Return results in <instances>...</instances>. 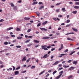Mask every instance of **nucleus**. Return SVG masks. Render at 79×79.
Wrapping results in <instances>:
<instances>
[{"mask_svg":"<svg viewBox=\"0 0 79 79\" xmlns=\"http://www.w3.org/2000/svg\"><path fill=\"white\" fill-rule=\"evenodd\" d=\"M47 46L46 45H42L41 46V47L42 48V49L44 50H48V49L46 47H47Z\"/></svg>","mask_w":79,"mask_h":79,"instance_id":"nucleus-1","label":"nucleus"},{"mask_svg":"<svg viewBox=\"0 0 79 79\" xmlns=\"http://www.w3.org/2000/svg\"><path fill=\"white\" fill-rule=\"evenodd\" d=\"M40 29L41 30V31H47V30L45 29V28H40Z\"/></svg>","mask_w":79,"mask_h":79,"instance_id":"nucleus-2","label":"nucleus"},{"mask_svg":"<svg viewBox=\"0 0 79 79\" xmlns=\"http://www.w3.org/2000/svg\"><path fill=\"white\" fill-rule=\"evenodd\" d=\"M60 56H58V57H60V58H62L63 57L62 56H64V55H66V54H61L60 55Z\"/></svg>","mask_w":79,"mask_h":79,"instance_id":"nucleus-3","label":"nucleus"},{"mask_svg":"<svg viewBox=\"0 0 79 79\" xmlns=\"http://www.w3.org/2000/svg\"><path fill=\"white\" fill-rule=\"evenodd\" d=\"M26 61V56H24L22 60V61Z\"/></svg>","mask_w":79,"mask_h":79,"instance_id":"nucleus-4","label":"nucleus"},{"mask_svg":"<svg viewBox=\"0 0 79 79\" xmlns=\"http://www.w3.org/2000/svg\"><path fill=\"white\" fill-rule=\"evenodd\" d=\"M50 39L49 37L46 36L42 38V39Z\"/></svg>","mask_w":79,"mask_h":79,"instance_id":"nucleus-5","label":"nucleus"},{"mask_svg":"<svg viewBox=\"0 0 79 79\" xmlns=\"http://www.w3.org/2000/svg\"><path fill=\"white\" fill-rule=\"evenodd\" d=\"M48 57V56L47 54H46L43 57V58H47V57Z\"/></svg>","mask_w":79,"mask_h":79,"instance_id":"nucleus-6","label":"nucleus"},{"mask_svg":"<svg viewBox=\"0 0 79 79\" xmlns=\"http://www.w3.org/2000/svg\"><path fill=\"white\" fill-rule=\"evenodd\" d=\"M59 63V62L58 61H57L55 62V63L53 64V65H56V64H58Z\"/></svg>","mask_w":79,"mask_h":79,"instance_id":"nucleus-7","label":"nucleus"},{"mask_svg":"<svg viewBox=\"0 0 79 79\" xmlns=\"http://www.w3.org/2000/svg\"><path fill=\"white\" fill-rule=\"evenodd\" d=\"M13 29V27H10L9 28H7L6 30L7 31H10V30H11V29Z\"/></svg>","mask_w":79,"mask_h":79,"instance_id":"nucleus-8","label":"nucleus"},{"mask_svg":"<svg viewBox=\"0 0 79 79\" xmlns=\"http://www.w3.org/2000/svg\"><path fill=\"white\" fill-rule=\"evenodd\" d=\"M19 74V71H16L15 72V75H18Z\"/></svg>","mask_w":79,"mask_h":79,"instance_id":"nucleus-9","label":"nucleus"},{"mask_svg":"<svg viewBox=\"0 0 79 79\" xmlns=\"http://www.w3.org/2000/svg\"><path fill=\"white\" fill-rule=\"evenodd\" d=\"M48 23V21H46L44 22V23H42V25H45V24H46L47 23Z\"/></svg>","mask_w":79,"mask_h":79,"instance_id":"nucleus-10","label":"nucleus"},{"mask_svg":"<svg viewBox=\"0 0 79 79\" xmlns=\"http://www.w3.org/2000/svg\"><path fill=\"white\" fill-rule=\"evenodd\" d=\"M63 71H60V76H61L63 74Z\"/></svg>","mask_w":79,"mask_h":79,"instance_id":"nucleus-11","label":"nucleus"},{"mask_svg":"<svg viewBox=\"0 0 79 79\" xmlns=\"http://www.w3.org/2000/svg\"><path fill=\"white\" fill-rule=\"evenodd\" d=\"M72 29L74 31H75V32H77V29H75L74 28H73Z\"/></svg>","mask_w":79,"mask_h":79,"instance_id":"nucleus-12","label":"nucleus"},{"mask_svg":"<svg viewBox=\"0 0 79 79\" xmlns=\"http://www.w3.org/2000/svg\"><path fill=\"white\" fill-rule=\"evenodd\" d=\"M30 18H27V17H25L24 18V19L25 20H29V19H30Z\"/></svg>","mask_w":79,"mask_h":79,"instance_id":"nucleus-13","label":"nucleus"},{"mask_svg":"<svg viewBox=\"0 0 79 79\" xmlns=\"http://www.w3.org/2000/svg\"><path fill=\"white\" fill-rule=\"evenodd\" d=\"M34 42H35V43H39V42H40L39 41H38V40H34Z\"/></svg>","mask_w":79,"mask_h":79,"instance_id":"nucleus-14","label":"nucleus"},{"mask_svg":"<svg viewBox=\"0 0 79 79\" xmlns=\"http://www.w3.org/2000/svg\"><path fill=\"white\" fill-rule=\"evenodd\" d=\"M74 67H71L69 69V70H71V69H74Z\"/></svg>","mask_w":79,"mask_h":79,"instance_id":"nucleus-15","label":"nucleus"},{"mask_svg":"<svg viewBox=\"0 0 79 79\" xmlns=\"http://www.w3.org/2000/svg\"><path fill=\"white\" fill-rule=\"evenodd\" d=\"M73 64L75 65H76L77 64V61H74L73 62Z\"/></svg>","mask_w":79,"mask_h":79,"instance_id":"nucleus-16","label":"nucleus"},{"mask_svg":"<svg viewBox=\"0 0 79 79\" xmlns=\"http://www.w3.org/2000/svg\"><path fill=\"white\" fill-rule=\"evenodd\" d=\"M67 40H72V41H73V40H73L69 38H67Z\"/></svg>","mask_w":79,"mask_h":79,"instance_id":"nucleus-17","label":"nucleus"},{"mask_svg":"<svg viewBox=\"0 0 79 79\" xmlns=\"http://www.w3.org/2000/svg\"><path fill=\"white\" fill-rule=\"evenodd\" d=\"M74 8H75V9H79V6H74Z\"/></svg>","mask_w":79,"mask_h":79,"instance_id":"nucleus-18","label":"nucleus"},{"mask_svg":"<svg viewBox=\"0 0 79 79\" xmlns=\"http://www.w3.org/2000/svg\"><path fill=\"white\" fill-rule=\"evenodd\" d=\"M74 34V32H71V33H67V34H65V35H69V34Z\"/></svg>","mask_w":79,"mask_h":79,"instance_id":"nucleus-19","label":"nucleus"},{"mask_svg":"<svg viewBox=\"0 0 79 79\" xmlns=\"http://www.w3.org/2000/svg\"><path fill=\"white\" fill-rule=\"evenodd\" d=\"M56 34L57 35H60V32L58 31H57L56 32Z\"/></svg>","mask_w":79,"mask_h":79,"instance_id":"nucleus-20","label":"nucleus"},{"mask_svg":"<svg viewBox=\"0 0 79 79\" xmlns=\"http://www.w3.org/2000/svg\"><path fill=\"white\" fill-rule=\"evenodd\" d=\"M77 13V10L73 11L72 12V13H73V14H76V13Z\"/></svg>","mask_w":79,"mask_h":79,"instance_id":"nucleus-21","label":"nucleus"},{"mask_svg":"<svg viewBox=\"0 0 79 79\" xmlns=\"http://www.w3.org/2000/svg\"><path fill=\"white\" fill-rule=\"evenodd\" d=\"M16 31H21V29H20L19 28L17 27L16 29Z\"/></svg>","mask_w":79,"mask_h":79,"instance_id":"nucleus-22","label":"nucleus"},{"mask_svg":"<svg viewBox=\"0 0 79 79\" xmlns=\"http://www.w3.org/2000/svg\"><path fill=\"white\" fill-rule=\"evenodd\" d=\"M60 9H56V13H59V11H60Z\"/></svg>","mask_w":79,"mask_h":79,"instance_id":"nucleus-23","label":"nucleus"},{"mask_svg":"<svg viewBox=\"0 0 79 79\" xmlns=\"http://www.w3.org/2000/svg\"><path fill=\"white\" fill-rule=\"evenodd\" d=\"M75 52H76V51H74V52H72L71 53L69 54V55H73V53H75Z\"/></svg>","mask_w":79,"mask_h":79,"instance_id":"nucleus-24","label":"nucleus"},{"mask_svg":"<svg viewBox=\"0 0 79 79\" xmlns=\"http://www.w3.org/2000/svg\"><path fill=\"white\" fill-rule=\"evenodd\" d=\"M44 8V6H41L39 8V10H41V9H42V8Z\"/></svg>","mask_w":79,"mask_h":79,"instance_id":"nucleus-25","label":"nucleus"},{"mask_svg":"<svg viewBox=\"0 0 79 79\" xmlns=\"http://www.w3.org/2000/svg\"><path fill=\"white\" fill-rule=\"evenodd\" d=\"M45 72V70L43 71V72H41L39 74V75H41V74H42L44 73Z\"/></svg>","mask_w":79,"mask_h":79,"instance_id":"nucleus-26","label":"nucleus"},{"mask_svg":"<svg viewBox=\"0 0 79 79\" xmlns=\"http://www.w3.org/2000/svg\"><path fill=\"white\" fill-rule=\"evenodd\" d=\"M63 67H64L65 68H69V65H68V66L64 65Z\"/></svg>","mask_w":79,"mask_h":79,"instance_id":"nucleus-27","label":"nucleus"},{"mask_svg":"<svg viewBox=\"0 0 79 79\" xmlns=\"http://www.w3.org/2000/svg\"><path fill=\"white\" fill-rule=\"evenodd\" d=\"M57 72V71H56V70H55V71H54L53 73H52V74L53 75H54V74H55V73H56Z\"/></svg>","mask_w":79,"mask_h":79,"instance_id":"nucleus-28","label":"nucleus"},{"mask_svg":"<svg viewBox=\"0 0 79 79\" xmlns=\"http://www.w3.org/2000/svg\"><path fill=\"white\" fill-rule=\"evenodd\" d=\"M35 68V66H32L31 67V69H34Z\"/></svg>","mask_w":79,"mask_h":79,"instance_id":"nucleus-29","label":"nucleus"},{"mask_svg":"<svg viewBox=\"0 0 79 79\" xmlns=\"http://www.w3.org/2000/svg\"><path fill=\"white\" fill-rule=\"evenodd\" d=\"M41 25V23H40L37 25V27H39V26H40Z\"/></svg>","mask_w":79,"mask_h":79,"instance_id":"nucleus-30","label":"nucleus"},{"mask_svg":"<svg viewBox=\"0 0 79 79\" xmlns=\"http://www.w3.org/2000/svg\"><path fill=\"white\" fill-rule=\"evenodd\" d=\"M72 77H73V76L72 75H70L68 77V79H71V78H72Z\"/></svg>","mask_w":79,"mask_h":79,"instance_id":"nucleus-31","label":"nucleus"},{"mask_svg":"<svg viewBox=\"0 0 79 79\" xmlns=\"http://www.w3.org/2000/svg\"><path fill=\"white\" fill-rule=\"evenodd\" d=\"M62 11H64V12H65L66 11V10H65V8H62Z\"/></svg>","mask_w":79,"mask_h":79,"instance_id":"nucleus-32","label":"nucleus"},{"mask_svg":"<svg viewBox=\"0 0 79 79\" xmlns=\"http://www.w3.org/2000/svg\"><path fill=\"white\" fill-rule=\"evenodd\" d=\"M13 9L14 10H17V7L16 6H14L13 7Z\"/></svg>","mask_w":79,"mask_h":79,"instance_id":"nucleus-33","label":"nucleus"},{"mask_svg":"<svg viewBox=\"0 0 79 79\" xmlns=\"http://www.w3.org/2000/svg\"><path fill=\"white\" fill-rule=\"evenodd\" d=\"M10 5L12 7H14V4L13 3H10Z\"/></svg>","mask_w":79,"mask_h":79,"instance_id":"nucleus-34","label":"nucleus"},{"mask_svg":"<svg viewBox=\"0 0 79 79\" xmlns=\"http://www.w3.org/2000/svg\"><path fill=\"white\" fill-rule=\"evenodd\" d=\"M33 45V44H28L27 45V46L28 47H30V46H31V45Z\"/></svg>","mask_w":79,"mask_h":79,"instance_id":"nucleus-35","label":"nucleus"},{"mask_svg":"<svg viewBox=\"0 0 79 79\" xmlns=\"http://www.w3.org/2000/svg\"><path fill=\"white\" fill-rule=\"evenodd\" d=\"M37 3H38L37 2H34L33 3V5H35L36 4H37Z\"/></svg>","mask_w":79,"mask_h":79,"instance_id":"nucleus-36","label":"nucleus"},{"mask_svg":"<svg viewBox=\"0 0 79 79\" xmlns=\"http://www.w3.org/2000/svg\"><path fill=\"white\" fill-rule=\"evenodd\" d=\"M51 48V45L49 44L48 46H47V48Z\"/></svg>","mask_w":79,"mask_h":79,"instance_id":"nucleus-37","label":"nucleus"},{"mask_svg":"<svg viewBox=\"0 0 79 79\" xmlns=\"http://www.w3.org/2000/svg\"><path fill=\"white\" fill-rule=\"evenodd\" d=\"M18 39H22V37H17Z\"/></svg>","mask_w":79,"mask_h":79,"instance_id":"nucleus-38","label":"nucleus"},{"mask_svg":"<svg viewBox=\"0 0 79 79\" xmlns=\"http://www.w3.org/2000/svg\"><path fill=\"white\" fill-rule=\"evenodd\" d=\"M30 59H31V58H30L29 59H28L27 60V63H28L29 61H30Z\"/></svg>","mask_w":79,"mask_h":79,"instance_id":"nucleus-39","label":"nucleus"},{"mask_svg":"<svg viewBox=\"0 0 79 79\" xmlns=\"http://www.w3.org/2000/svg\"><path fill=\"white\" fill-rule=\"evenodd\" d=\"M16 47V48H21V46H17Z\"/></svg>","mask_w":79,"mask_h":79,"instance_id":"nucleus-40","label":"nucleus"},{"mask_svg":"<svg viewBox=\"0 0 79 79\" xmlns=\"http://www.w3.org/2000/svg\"><path fill=\"white\" fill-rule=\"evenodd\" d=\"M69 51V50L68 49H66L64 51L65 53H66V52H68Z\"/></svg>","mask_w":79,"mask_h":79,"instance_id":"nucleus-41","label":"nucleus"},{"mask_svg":"<svg viewBox=\"0 0 79 79\" xmlns=\"http://www.w3.org/2000/svg\"><path fill=\"white\" fill-rule=\"evenodd\" d=\"M4 44L5 45H8V43L7 42H4Z\"/></svg>","mask_w":79,"mask_h":79,"instance_id":"nucleus-42","label":"nucleus"},{"mask_svg":"<svg viewBox=\"0 0 79 79\" xmlns=\"http://www.w3.org/2000/svg\"><path fill=\"white\" fill-rule=\"evenodd\" d=\"M60 77H61V76H60V75L59 76H57L56 77V79H59V78H60Z\"/></svg>","mask_w":79,"mask_h":79,"instance_id":"nucleus-43","label":"nucleus"},{"mask_svg":"<svg viewBox=\"0 0 79 79\" xmlns=\"http://www.w3.org/2000/svg\"><path fill=\"white\" fill-rule=\"evenodd\" d=\"M31 31V29H30L27 30V32H29Z\"/></svg>","mask_w":79,"mask_h":79,"instance_id":"nucleus-44","label":"nucleus"},{"mask_svg":"<svg viewBox=\"0 0 79 79\" xmlns=\"http://www.w3.org/2000/svg\"><path fill=\"white\" fill-rule=\"evenodd\" d=\"M30 41V40H28L25 41L26 43H27V42H29Z\"/></svg>","mask_w":79,"mask_h":79,"instance_id":"nucleus-45","label":"nucleus"},{"mask_svg":"<svg viewBox=\"0 0 79 79\" xmlns=\"http://www.w3.org/2000/svg\"><path fill=\"white\" fill-rule=\"evenodd\" d=\"M10 37H9L8 36L5 37V39H8Z\"/></svg>","mask_w":79,"mask_h":79,"instance_id":"nucleus-46","label":"nucleus"},{"mask_svg":"<svg viewBox=\"0 0 79 79\" xmlns=\"http://www.w3.org/2000/svg\"><path fill=\"white\" fill-rule=\"evenodd\" d=\"M69 22H70V20L69 19L67 20V23H69Z\"/></svg>","mask_w":79,"mask_h":79,"instance_id":"nucleus-47","label":"nucleus"},{"mask_svg":"<svg viewBox=\"0 0 79 79\" xmlns=\"http://www.w3.org/2000/svg\"><path fill=\"white\" fill-rule=\"evenodd\" d=\"M11 37H15V35H11Z\"/></svg>","mask_w":79,"mask_h":79,"instance_id":"nucleus-48","label":"nucleus"},{"mask_svg":"<svg viewBox=\"0 0 79 79\" xmlns=\"http://www.w3.org/2000/svg\"><path fill=\"white\" fill-rule=\"evenodd\" d=\"M20 69V67H18L17 68L15 69L16 70H17L18 69Z\"/></svg>","mask_w":79,"mask_h":79,"instance_id":"nucleus-49","label":"nucleus"},{"mask_svg":"<svg viewBox=\"0 0 79 79\" xmlns=\"http://www.w3.org/2000/svg\"><path fill=\"white\" fill-rule=\"evenodd\" d=\"M55 50V48H52L51 49V51H53V50Z\"/></svg>","mask_w":79,"mask_h":79,"instance_id":"nucleus-50","label":"nucleus"},{"mask_svg":"<svg viewBox=\"0 0 79 79\" xmlns=\"http://www.w3.org/2000/svg\"><path fill=\"white\" fill-rule=\"evenodd\" d=\"M42 4H43V2H39V5H42Z\"/></svg>","mask_w":79,"mask_h":79,"instance_id":"nucleus-51","label":"nucleus"},{"mask_svg":"<svg viewBox=\"0 0 79 79\" xmlns=\"http://www.w3.org/2000/svg\"><path fill=\"white\" fill-rule=\"evenodd\" d=\"M12 67L13 68V71H14V70L15 69V66H13Z\"/></svg>","mask_w":79,"mask_h":79,"instance_id":"nucleus-52","label":"nucleus"},{"mask_svg":"<svg viewBox=\"0 0 79 79\" xmlns=\"http://www.w3.org/2000/svg\"><path fill=\"white\" fill-rule=\"evenodd\" d=\"M4 20H3V19H1L0 20V22H3V21H4Z\"/></svg>","mask_w":79,"mask_h":79,"instance_id":"nucleus-53","label":"nucleus"},{"mask_svg":"<svg viewBox=\"0 0 79 79\" xmlns=\"http://www.w3.org/2000/svg\"><path fill=\"white\" fill-rule=\"evenodd\" d=\"M61 48H63V44H61Z\"/></svg>","mask_w":79,"mask_h":79,"instance_id":"nucleus-54","label":"nucleus"},{"mask_svg":"<svg viewBox=\"0 0 79 79\" xmlns=\"http://www.w3.org/2000/svg\"><path fill=\"white\" fill-rule=\"evenodd\" d=\"M60 4H61V3H57L56 4V5L57 6H58V5H60Z\"/></svg>","mask_w":79,"mask_h":79,"instance_id":"nucleus-55","label":"nucleus"},{"mask_svg":"<svg viewBox=\"0 0 79 79\" xmlns=\"http://www.w3.org/2000/svg\"><path fill=\"white\" fill-rule=\"evenodd\" d=\"M75 4H76V5H79V2H76L75 3Z\"/></svg>","mask_w":79,"mask_h":79,"instance_id":"nucleus-56","label":"nucleus"},{"mask_svg":"<svg viewBox=\"0 0 79 79\" xmlns=\"http://www.w3.org/2000/svg\"><path fill=\"white\" fill-rule=\"evenodd\" d=\"M53 19L54 21H57V19L56 18H53Z\"/></svg>","mask_w":79,"mask_h":79,"instance_id":"nucleus-57","label":"nucleus"},{"mask_svg":"<svg viewBox=\"0 0 79 79\" xmlns=\"http://www.w3.org/2000/svg\"><path fill=\"white\" fill-rule=\"evenodd\" d=\"M61 49H63V48L60 47V48L58 50L59 51H60Z\"/></svg>","mask_w":79,"mask_h":79,"instance_id":"nucleus-58","label":"nucleus"},{"mask_svg":"<svg viewBox=\"0 0 79 79\" xmlns=\"http://www.w3.org/2000/svg\"><path fill=\"white\" fill-rule=\"evenodd\" d=\"M71 61H72V60H69L68 61V63H71Z\"/></svg>","mask_w":79,"mask_h":79,"instance_id":"nucleus-59","label":"nucleus"},{"mask_svg":"<svg viewBox=\"0 0 79 79\" xmlns=\"http://www.w3.org/2000/svg\"><path fill=\"white\" fill-rule=\"evenodd\" d=\"M62 69L63 68H60L58 69V71H60V70H61V69Z\"/></svg>","mask_w":79,"mask_h":79,"instance_id":"nucleus-60","label":"nucleus"},{"mask_svg":"<svg viewBox=\"0 0 79 79\" xmlns=\"http://www.w3.org/2000/svg\"><path fill=\"white\" fill-rule=\"evenodd\" d=\"M0 67V68H3V64L1 65Z\"/></svg>","mask_w":79,"mask_h":79,"instance_id":"nucleus-61","label":"nucleus"},{"mask_svg":"<svg viewBox=\"0 0 79 79\" xmlns=\"http://www.w3.org/2000/svg\"><path fill=\"white\" fill-rule=\"evenodd\" d=\"M18 3H21V0H19L18 1Z\"/></svg>","mask_w":79,"mask_h":79,"instance_id":"nucleus-62","label":"nucleus"},{"mask_svg":"<svg viewBox=\"0 0 79 79\" xmlns=\"http://www.w3.org/2000/svg\"><path fill=\"white\" fill-rule=\"evenodd\" d=\"M58 16L59 17H60V18H62V15H58Z\"/></svg>","mask_w":79,"mask_h":79,"instance_id":"nucleus-63","label":"nucleus"},{"mask_svg":"<svg viewBox=\"0 0 79 79\" xmlns=\"http://www.w3.org/2000/svg\"><path fill=\"white\" fill-rule=\"evenodd\" d=\"M28 38H32V36H28Z\"/></svg>","mask_w":79,"mask_h":79,"instance_id":"nucleus-64","label":"nucleus"}]
</instances>
